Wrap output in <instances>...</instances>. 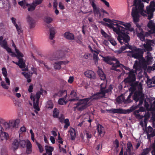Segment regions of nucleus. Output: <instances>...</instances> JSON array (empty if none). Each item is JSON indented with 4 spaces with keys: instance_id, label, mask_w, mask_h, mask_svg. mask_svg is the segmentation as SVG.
<instances>
[{
    "instance_id": "f257e3e1",
    "label": "nucleus",
    "mask_w": 155,
    "mask_h": 155,
    "mask_svg": "<svg viewBox=\"0 0 155 155\" xmlns=\"http://www.w3.org/2000/svg\"><path fill=\"white\" fill-rule=\"evenodd\" d=\"M127 74H128V76L124 80V82L125 84H128L130 85V87L129 89L135 91L137 88H138L139 85L142 84L138 81L135 82L136 76L133 71H130Z\"/></svg>"
},
{
    "instance_id": "f03ea898",
    "label": "nucleus",
    "mask_w": 155,
    "mask_h": 155,
    "mask_svg": "<svg viewBox=\"0 0 155 155\" xmlns=\"http://www.w3.org/2000/svg\"><path fill=\"white\" fill-rule=\"evenodd\" d=\"M117 30L118 32H115L118 35L117 39L121 45L128 43L130 40V36L127 33V30L121 26L118 27Z\"/></svg>"
},
{
    "instance_id": "7ed1b4c3",
    "label": "nucleus",
    "mask_w": 155,
    "mask_h": 155,
    "mask_svg": "<svg viewBox=\"0 0 155 155\" xmlns=\"http://www.w3.org/2000/svg\"><path fill=\"white\" fill-rule=\"evenodd\" d=\"M103 58V60L107 64L112 65L111 70L116 71H120L119 69H117L121 65L119 60L114 57H110L109 56L104 57L101 55Z\"/></svg>"
},
{
    "instance_id": "20e7f679",
    "label": "nucleus",
    "mask_w": 155,
    "mask_h": 155,
    "mask_svg": "<svg viewBox=\"0 0 155 155\" xmlns=\"http://www.w3.org/2000/svg\"><path fill=\"white\" fill-rule=\"evenodd\" d=\"M107 84V81L106 80L105 81L100 85V91L96 93L94 95L97 96V97H105L106 93L111 92L113 89L112 85L111 84L110 85L108 88L105 89Z\"/></svg>"
},
{
    "instance_id": "39448f33",
    "label": "nucleus",
    "mask_w": 155,
    "mask_h": 155,
    "mask_svg": "<svg viewBox=\"0 0 155 155\" xmlns=\"http://www.w3.org/2000/svg\"><path fill=\"white\" fill-rule=\"evenodd\" d=\"M90 99L86 98L78 101L74 107L75 110L82 111L86 108L90 104Z\"/></svg>"
},
{
    "instance_id": "423d86ee",
    "label": "nucleus",
    "mask_w": 155,
    "mask_h": 155,
    "mask_svg": "<svg viewBox=\"0 0 155 155\" xmlns=\"http://www.w3.org/2000/svg\"><path fill=\"white\" fill-rule=\"evenodd\" d=\"M20 122V120L19 119H13L5 122L4 124V128L6 130H8L14 128H18Z\"/></svg>"
},
{
    "instance_id": "0eeeda50",
    "label": "nucleus",
    "mask_w": 155,
    "mask_h": 155,
    "mask_svg": "<svg viewBox=\"0 0 155 155\" xmlns=\"http://www.w3.org/2000/svg\"><path fill=\"white\" fill-rule=\"evenodd\" d=\"M155 11V8L150 4L149 6L146 7V10L143 11L141 12V14L143 16H147V19L150 20L153 17V12Z\"/></svg>"
},
{
    "instance_id": "6e6552de",
    "label": "nucleus",
    "mask_w": 155,
    "mask_h": 155,
    "mask_svg": "<svg viewBox=\"0 0 155 155\" xmlns=\"http://www.w3.org/2000/svg\"><path fill=\"white\" fill-rule=\"evenodd\" d=\"M137 108L136 106H132L130 109L127 110H124L121 108L118 109H111L107 111H109L111 113H117V114H129L130 112H132L134 110H135Z\"/></svg>"
},
{
    "instance_id": "1a4fd4ad",
    "label": "nucleus",
    "mask_w": 155,
    "mask_h": 155,
    "mask_svg": "<svg viewBox=\"0 0 155 155\" xmlns=\"http://www.w3.org/2000/svg\"><path fill=\"white\" fill-rule=\"evenodd\" d=\"M139 12L137 8H132L131 15L133 17V21L136 25L137 28H140L141 27V25L138 23L139 21Z\"/></svg>"
},
{
    "instance_id": "9d476101",
    "label": "nucleus",
    "mask_w": 155,
    "mask_h": 155,
    "mask_svg": "<svg viewBox=\"0 0 155 155\" xmlns=\"http://www.w3.org/2000/svg\"><path fill=\"white\" fill-rule=\"evenodd\" d=\"M144 110V109L143 107H141L140 109L138 110H136L134 112V114L135 116L136 117L138 118L139 119H142L143 117L144 118V121H141L140 123V125L142 127L144 126L146 127L147 126V119L146 117L144 116L140 115L139 114V113L140 112H143Z\"/></svg>"
},
{
    "instance_id": "9b49d317",
    "label": "nucleus",
    "mask_w": 155,
    "mask_h": 155,
    "mask_svg": "<svg viewBox=\"0 0 155 155\" xmlns=\"http://www.w3.org/2000/svg\"><path fill=\"white\" fill-rule=\"evenodd\" d=\"M135 51L136 52H134L132 51H130L129 52L131 53V57H132L139 60L141 59L142 60H143V61H145V60L143 57L144 52L143 49L139 48L138 51Z\"/></svg>"
},
{
    "instance_id": "f8f14e48",
    "label": "nucleus",
    "mask_w": 155,
    "mask_h": 155,
    "mask_svg": "<svg viewBox=\"0 0 155 155\" xmlns=\"http://www.w3.org/2000/svg\"><path fill=\"white\" fill-rule=\"evenodd\" d=\"M29 104L34 106V108L37 110L39 111V108L38 107V103L40 97H29Z\"/></svg>"
},
{
    "instance_id": "ddd939ff",
    "label": "nucleus",
    "mask_w": 155,
    "mask_h": 155,
    "mask_svg": "<svg viewBox=\"0 0 155 155\" xmlns=\"http://www.w3.org/2000/svg\"><path fill=\"white\" fill-rule=\"evenodd\" d=\"M136 31L137 37L141 41H144L145 39V35L143 34V31L141 27H140V28H137Z\"/></svg>"
},
{
    "instance_id": "4468645a",
    "label": "nucleus",
    "mask_w": 155,
    "mask_h": 155,
    "mask_svg": "<svg viewBox=\"0 0 155 155\" xmlns=\"http://www.w3.org/2000/svg\"><path fill=\"white\" fill-rule=\"evenodd\" d=\"M145 61H143V60L142 61H141L140 60H136L135 61L134 64L133 66V68L135 69L136 71L141 70L144 64V62Z\"/></svg>"
},
{
    "instance_id": "2eb2a0df",
    "label": "nucleus",
    "mask_w": 155,
    "mask_h": 155,
    "mask_svg": "<svg viewBox=\"0 0 155 155\" xmlns=\"http://www.w3.org/2000/svg\"><path fill=\"white\" fill-rule=\"evenodd\" d=\"M137 90H136L134 95L133 97H144V95L143 93L142 84H140Z\"/></svg>"
},
{
    "instance_id": "dca6fc26",
    "label": "nucleus",
    "mask_w": 155,
    "mask_h": 155,
    "mask_svg": "<svg viewBox=\"0 0 155 155\" xmlns=\"http://www.w3.org/2000/svg\"><path fill=\"white\" fill-rule=\"evenodd\" d=\"M3 36H0V45L2 47L5 49L7 51H10L11 48L8 47L6 39L3 40Z\"/></svg>"
},
{
    "instance_id": "f3484780",
    "label": "nucleus",
    "mask_w": 155,
    "mask_h": 155,
    "mask_svg": "<svg viewBox=\"0 0 155 155\" xmlns=\"http://www.w3.org/2000/svg\"><path fill=\"white\" fill-rule=\"evenodd\" d=\"M94 0H93L92 1H90V4L93 8V12L95 15H99V17L100 18L101 17V14L100 12V9L97 7L95 3Z\"/></svg>"
},
{
    "instance_id": "a211bd4d",
    "label": "nucleus",
    "mask_w": 155,
    "mask_h": 155,
    "mask_svg": "<svg viewBox=\"0 0 155 155\" xmlns=\"http://www.w3.org/2000/svg\"><path fill=\"white\" fill-rule=\"evenodd\" d=\"M101 23L108 27L113 29L114 31V32H118L117 31H118L117 30V28H118V27L120 26L118 25L117 23L114 22L113 23H110L109 24L106 23H104L103 21H102Z\"/></svg>"
},
{
    "instance_id": "6ab92c4d",
    "label": "nucleus",
    "mask_w": 155,
    "mask_h": 155,
    "mask_svg": "<svg viewBox=\"0 0 155 155\" xmlns=\"http://www.w3.org/2000/svg\"><path fill=\"white\" fill-rule=\"evenodd\" d=\"M84 74L86 77L90 79H95L96 78L95 74L92 70L86 71L84 72Z\"/></svg>"
},
{
    "instance_id": "aec40b11",
    "label": "nucleus",
    "mask_w": 155,
    "mask_h": 155,
    "mask_svg": "<svg viewBox=\"0 0 155 155\" xmlns=\"http://www.w3.org/2000/svg\"><path fill=\"white\" fill-rule=\"evenodd\" d=\"M26 20L30 28L31 29L35 27L36 22L34 19L28 15L27 17Z\"/></svg>"
},
{
    "instance_id": "412c9836",
    "label": "nucleus",
    "mask_w": 155,
    "mask_h": 155,
    "mask_svg": "<svg viewBox=\"0 0 155 155\" xmlns=\"http://www.w3.org/2000/svg\"><path fill=\"white\" fill-rule=\"evenodd\" d=\"M8 133L3 131V129L2 126L0 125V138L2 140H6L8 137Z\"/></svg>"
},
{
    "instance_id": "4be33fe9",
    "label": "nucleus",
    "mask_w": 155,
    "mask_h": 155,
    "mask_svg": "<svg viewBox=\"0 0 155 155\" xmlns=\"http://www.w3.org/2000/svg\"><path fill=\"white\" fill-rule=\"evenodd\" d=\"M11 19L12 22L16 28L18 34V35H20L21 33H22V30L21 26L20 25L18 26L16 23V19L14 17H12L11 18Z\"/></svg>"
},
{
    "instance_id": "5701e85b",
    "label": "nucleus",
    "mask_w": 155,
    "mask_h": 155,
    "mask_svg": "<svg viewBox=\"0 0 155 155\" xmlns=\"http://www.w3.org/2000/svg\"><path fill=\"white\" fill-rule=\"evenodd\" d=\"M148 100V98H146L145 101V107L148 110H152L155 109V101L153 102V104L150 105L148 103L146 102Z\"/></svg>"
},
{
    "instance_id": "b1692460",
    "label": "nucleus",
    "mask_w": 155,
    "mask_h": 155,
    "mask_svg": "<svg viewBox=\"0 0 155 155\" xmlns=\"http://www.w3.org/2000/svg\"><path fill=\"white\" fill-rule=\"evenodd\" d=\"M68 61H62L56 62L54 64V68L55 70H59L61 68V65L62 64H66Z\"/></svg>"
},
{
    "instance_id": "393cba45",
    "label": "nucleus",
    "mask_w": 155,
    "mask_h": 155,
    "mask_svg": "<svg viewBox=\"0 0 155 155\" xmlns=\"http://www.w3.org/2000/svg\"><path fill=\"white\" fill-rule=\"evenodd\" d=\"M147 26L151 29L149 31L150 33L153 34L155 33V23L150 21L147 24Z\"/></svg>"
},
{
    "instance_id": "a878e982",
    "label": "nucleus",
    "mask_w": 155,
    "mask_h": 155,
    "mask_svg": "<svg viewBox=\"0 0 155 155\" xmlns=\"http://www.w3.org/2000/svg\"><path fill=\"white\" fill-rule=\"evenodd\" d=\"M64 36L67 39L73 40L74 39V37L73 33L66 32L64 34Z\"/></svg>"
},
{
    "instance_id": "bb28decb",
    "label": "nucleus",
    "mask_w": 155,
    "mask_h": 155,
    "mask_svg": "<svg viewBox=\"0 0 155 155\" xmlns=\"http://www.w3.org/2000/svg\"><path fill=\"white\" fill-rule=\"evenodd\" d=\"M119 146V142L117 139L115 140L113 142V146L112 147V149L115 151V152H117L118 151V148Z\"/></svg>"
},
{
    "instance_id": "cd10ccee",
    "label": "nucleus",
    "mask_w": 155,
    "mask_h": 155,
    "mask_svg": "<svg viewBox=\"0 0 155 155\" xmlns=\"http://www.w3.org/2000/svg\"><path fill=\"white\" fill-rule=\"evenodd\" d=\"M55 95L59 97H67V91L66 90H60Z\"/></svg>"
},
{
    "instance_id": "c85d7f7f",
    "label": "nucleus",
    "mask_w": 155,
    "mask_h": 155,
    "mask_svg": "<svg viewBox=\"0 0 155 155\" xmlns=\"http://www.w3.org/2000/svg\"><path fill=\"white\" fill-rule=\"evenodd\" d=\"M69 132L71 137V139L72 140H74L76 136V133L75 130L72 128H71L70 129Z\"/></svg>"
},
{
    "instance_id": "c756f323",
    "label": "nucleus",
    "mask_w": 155,
    "mask_h": 155,
    "mask_svg": "<svg viewBox=\"0 0 155 155\" xmlns=\"http://www.w3.org/2000/svg\"><path fill=\"white\" fill-rule=\"evenodd\" d=\"M98 75H99L100 78L102 80H106V75L104 73L103 71L101 69H99L97 72Z\"/></svg>"
},
{
    "instance_id": "7c9ffc66",
    "label": "nucleus",
    "mask_w": 155,
    "mask_h": 155,
    "mask_svg": "<svg viewBox=\"0 0 155 155\" xmlns=\"http://www.w3.org/2000/svg\"><path fill=\"white\" fill-rule=\"evenodd\" d=\"M45 149L46 153L48 155H52V152L54 150V148L53 147L48 146H45Z\"/></svg>"
},
{
    "instance_id": "2f4dec72",
    "label": "nucleus",
    "mask_w": 155,
    "mask_h": 155,
    "mask_svg": "<svg viewBox=\"0 0 155 155\" xmlns=\"http://www.w3.org/2000/svg\"><path fill=\"white\" fill-rule=\"evenodd\" d=\"M98 133L101 137H103L104 134V127L101 125H99L97 127Z\"/></svg>"
},
{
    "instance_id": "473e14b6",
    "label": "nucleus",
    "mask_w": 155,
    "mask_h": 155,
    "mask_svg": "<svg viewBox=\"0 0 155 155\" xmlns=\"http://www.w3.org/2000/svg\"><path fill=\"white\" fill-rule=\"evenodd\" d=\"M19 145V140L15 139L14 140L12 144V148L13 150H16L18 148Z\"/></svg>"
},
{
    "instance_id": "72a5a7b5",
    "label": "nucleus",
    "mask_w": 155,
    "mask_h": 155,
    "mask_svg": "<svg viewBox=\"0 0 155 155\" xmlns=\"http://www.w3.org/2000/svg\"><path fill=\"white\" fill-rule=\"evenodd\" d=\"M47 94V91H46L44 90L42 88H41L40 90L37 91L35 97H40L41 95H42L43 96Z\"/></svg>"
},
{
    "instance_id": "f704fd0d",
    "label": "nucleus",
    "mask_w": 155,
    "mask_h": 155,
    "mask_svg": "<svg viewBox=\"0 0 155 155\" xmlns=\"http://www.w3.org/2000/svg\"><path fill=\"white\" fill-rule=\"evenodd\" d=\"M26 6L28 7V11L31 12L34 11L35 9L36 5H35L33 2L31 5L27 3V4H26Z\"/></svg>"
},
{
    "instance_id": "c9c22d12",
    "label": "nucleus",
    "mask_w": 155,
    "mask_h": 155,
    "mask_svg": "<svg viewBox=\"0 0 155 155\" xmlns=\"http://www.w3.org/2000/svg\"><path fill=\"white\" fill-rule=\"evenodd\" d=\"M55 34V29L54 28L52 27L50 28V37L49 38L51 40H53Z\"/></svg>"
},
{
    "instance_id": "e433bc0d",
    "label": "nucleus",
    "mask_w": 155,
    "mask_h": 155,
    "mask_svg": "<svg viewBox=\"0 0 155 155\" xmlns=\"http://www.w3.org/2000/svg\"><path fill=\"white\" fill-rule=\"evenodd\" d=\"M13 100L14 104L16 106H19L22 101L18 97H14Z\"/></svg>"
},
{
    "instance_id": "4c0bfd02",
    "label": "nucleus",
    "mask_w": 155,
    "mask_h": 155,
    "mask_svg": "<svg viewBox=\"0 0 155 155\" xmlns=\"http://www.w3.org/2000/svg\"><path fill=\"white\" fill-rule=\"evenodd\" d=\"M125 45L121 47L117 51V52L118 54H120L125 50L128 48V43L124 44Z\"/></svg>"
},
{
    "instance_id": "58836bf2",
    "label": "nucleus",
    "mask_w": 155,
    "mask_h": 155,
    "mask_svg": "<svg viewBox=\"0 0 155 155\" xmlns=\"http://www.w3.org/2000/svg\"><path fill=\"white\" fill-rule=\"evenodd\" d=\"M68 101L66 99V97H62L60 98L58 101V103L60 105H64L66 104Z\"/></svg>"
},
{
    "instance_id": "ea45409f",
    "label": "nucleus",
    "mask_w": 155,
    "mask_h": 155,
    "mask_svg": "<svg viewBox=\"0 0 155 155\" xmlns=\"http://www.w3.org/2000/svg\"><path fill=\"white\" fill-rule=\"evenodd\" d=\"M64 56V54L63 52H61L59 53V52H57L56 54V55L55 57L53 60H58L62 58Z\"/></svg>"
},
{
    "instance_id": "a19ab883",
    "label": "nucleus",
    "mask_w": 155,
    "mask_h": 155,
    "mask_svg": "<svg viewBox=\"0 0 155 155\" xmlns=\"http://www.w3.org/2000/svg\"><path fill=\"white\" fill-rule=\"evenodd\" d=\"M18 62L19 63V67L21 68H23L25 67V63L24 62L23 59L21 58V59H18Z\"/></svg>"
},
{
    "instance_id": "79ce46f5",
    "label": "nucleus",
    "mask_w": 155,
    "mask_h": 155,
    "mask_svg": "<svg viewBox=\"0 0 155 155\" xmlns=\"http://www.w3.org/2000/svg\"><path fill=\"white\" fill-rule=\"evenodd\" d=\"M53 21V18L50 17L46 16L44 17V21L47 24H49Z\"/></svg>"
},
{
    "instance_id": "37998d69",
    "label": "nucleus",
    "mask_w": 155,
    "mask_h": 155,
    "mask_svg": "<svg viewBox=\"0 0 155 155\" xmlns=\"http://www.w3.org/2000/svg\"><path fill=\"white\" fill-rule=\"evenodd\" d=\"M53 104L52 101H47L46 104V107L48 109H51L53 108Z\"/></svg>"
},
{
    "instance_id": "c03bdc74",
    "label": "nucleus",
    "mask_w": 155,
    "mask_h": 155,
    "mask_svg": "<svg viewBox=\"0 0 155 155\" xmlns=\"http://www.w3.org/2000/svg\"><path fill=\"white\" fill-rule=\"evenodd\" d=\"M83 118H84V122H88L90 123L91 122V120L89 119L90 116L88 114H84Z\"/></svg>"
},
{
    "instance_id": "a18cd8bd",
    "label": "nucleus",
    "mask_w": 155,
    "mask_h": 155,
    "mask_svg": "<svg viewBox=\"0 0 155 155\" xmlns=\"http://www.w3.org/2000/svg\"><path fill=\"white\" fill-rule=\"evenodd\" d=\"M143 46L145 49L147 51H151V47L150 44L147 42L146 44H144L143 45Z\"/></svg>"
},
{
    "instance_id": "49530a36",
    "label": "nucleus",
    "mask_w": 155,
    "mask_h": 155,
    "mask_svg": "<svg viewBox=\"0 0 155 155\" xmlns=\"http://www.w3.org/2000/svg\"><path fill=\"white\" fill-rule=\"evenodd\" d=\"M15 52L17 54L16 55V57L18 59H21V58L23 57V54L20 52L17 49H15Z\"/></svg>"
},
{
    "instance_id": "de8ad7c7",
    "label": "nucleus",
    "mask_w": 155,
    "mask_h": 155,
    "mask_svg": "<svg viewBox=\"0 0 155 155\" xmlns=\"http://www.w3.org/2000/svg\"><path fill=\"white\" fill-rule=\"evenodd\" d=\"M66 147V145L63 146V145H61V144H59V148L61 152H62L64 153H66V150L64 148V147Z\"/></svg>"
},
{
    "instance_id": "09e8293b",
    "label": "nucleus",
    "mask_w": 155,
    "mask_h": 155,
    "mask_svg": "<svg viewBox=\"0 0 155 155\" xmlns=\"http://www.w3.org/2000/svg\"><path fill=\"white\" fill-rule=\"evenodd\" d=\"M59 115V110L56 109H54L53 111V116L55 118H58Z\"/></svg>"
},
{
    "instance_id": "8fccbe9b",
    "label": "nucleus",
    "mask_w": 155,
    "mask_h": 155,
    "mask_svg": "<svg viewBox=\"0 0 155 155\" xmlns=\"http://www.w3.org/2000/svg\"><path fill=\"white\" fill-rule=\"evenodd\" d=\"M128 48H129L131 50V51H138L139 48H137L136 47L133 46L131 45H129V43H128Z\"/></svg>"
},
{
    "instance_id": "3c124183",
    "label": "nucleus",
    "mask_w": 155,
    "mask_h": 155,
    "mask_svg": "<svg viewBox=\"0 0 155 155\" xmlns=\"http://www.w3.org/2000/svg\"><path fill=\"white\" fill-rule=\"evenodd\" d=\"M145 58L146 59V62L147 63H148L151 62L152 61V60L153 58L152 57L151 54H150L147 56Z\"/></svg>"
},
{
    "instance_id": "603ef678",
    "label": "nucleus",
    "mask_w": 155,
    "mask_h": 155,
    "mask_svg": "<svg viewBox=\"0 0 155 155\" xmlns=\"http://www.w3.org/2000/svg\"><path fill=\"white\" fill-rule=\"evenodd\" d=\"M134 100L136 101V102H137L138 101H139V104H141L143 103V97H134Z\"/></svg>"
},
{
    "instance_id": "864d4df0",
    "label": "nucleus",
    "mask_w": 155,
    "mask_h": 155,
    "mask_svg": "<svg viewBox=\"0 0 155 155\" xmlns=\"http://www.w3.org/2000/svg\"><path fill=\"white\" fill-rule=\"evenodd\" d=\"M108 40L110 42V43L113 45L115 46L117 45V43L111 37H109Z\"/></svg>"
},
{
    "instance_id": "5fc2aeb1",
    "label": "nucleus",
    "mask_w": 155,
    "mask_h": 155,
    "mask_svg": "<svg viewBox=\"0 0 155 155\" xmlns=\"http://www.w3.org/2000/svg\"><path fill=\"white\" fill-rule=\"evenodd\" d=\"M132 150V145L130 142H128L127 143V151L130 153Z\"/></svg>"
},
{
    "instance_id": "6e6d98bb",
    "label": "nucleus",
    "mask_w": 155,
    "mask_h": 155,
    "mask_svg": "<svg viewBox=\"0 0 155 155\" xmlns=\"http://www.w3.org/2000/svg\"><path fill=\"white\" fill-rule=\"evenodd\" d=\"M27 4V3L25 0L20 1L18 2V4L21 6L23 7L24 8H26L25 7L26 6V4Z\"/></svg>"
},
{
    "instance_id": "4d7b16f0",
    "label": "nucleus",
    "mask_w": 155,
    "mask_h": 155,
    "mask_svg": "<svg viewBox=\"0 0 155 155\" xmlns=\"http://www.w3.org/2000/svg\"><path fill=\"white\" fill-rule=\"evenodd\" d=\"M70 95L71 97H77V91L75 90H72L71 92Z\"/></svg>"
},
{
    "instance_id": "13d9d810",
    "label": "nucleus",
    "mask_w": 155,
    "mask_h": 155,
    "mask_svg": "<svg viewBox=\"0 0 155 155\" xmlns=\"http://www.w3.org/2000/svg\"><path fill=\"white\" fill-rule=\"evenodd\" d=\"M143 4L142 3H141V2L140 1L137 5V8L138 9V11L139 12V9H143Z\"/></svg>"
},
{
    "instance_id": "bf43d9fd",
    "label": "nucleus",
    "mask_w": 155,
    "mask_h": 155,
    "mask_svg": "<svg viewBox=\"0 0 155 155\" xmlns=\"http://www.w3.org/2000/svg\"><path fill=\"white\" fill-rule=\"evenodd\" d=\"M123 99V101L125 103H128L131 102L130 99V97H122Z\"/></svg>"
},
{
    "instance_id": "052dcab7",
    "label": "nucleus",
    "mask_w": 155,
    "mask_h": 155,
    "mask_svg": "<svg viewBox=\"0 0 155 155\" xmlns=\"http://www.w3.org/2000/svg\"><path fill=\"white\" fill-rule=\"evenodd\" d=\"M21 74L26 78H30V77L31 76L30 73L29 72L27 73L22 72Z\"/></svg>"
},
{
    "instance_id": "680f3d73",
    "label": "nucleus",
    "mask_w": 155,
    "mask_h": 155,
    "mask_svg": "<svg viewBox=\"0 0 155 155\" xmlns=\"http://www.w3.org/2000/svg\"><path fill=\"white\" fill-rule=\"evenodd\" d=\"M150 149L151 148H147L146 149H145L143 150V151L141 154L142 155H146L148 153L149 151L150 150Z\"/></svg>"
},
{
    "instance_id": "e2e57ef3",
    "label": "nucleus",
    "mask_w": 155,
    "mask_h": 155,
    "mask_svg": "<svg viewBox=\"0 0 155 155\" xmlns=\"http://www.w3.org/2000/svg\"><path fill=\"white\" fill-rule=\"evenodd\" d=\"M36 144L39 148V151L40 153H42L44 151V149L42 146L39 143L36 142Z\"/></svg>"
},
{
    "instance_id": "0e129e2a",
    "label": "nucleus",
    "mask_w": 155,
    "mask_h": 155,
    "mask_svg": "<svg viewBox=\"0 0 155 155\" xmlns=\"http://www.w3.org/2000/svg\"><path fill=\"white\" fill-rule=\"evenodd\" d=\"M2 73L3 75L5 77H6L7 76V73L6 69V68L4 67L2 69Z\"/></svg>"
},
{
    "instance_id": "69168bd1",
    "label": "nucleus",
    "mask_w": 155,
    "mask_h": 155,
    "mask_svg": "<svg viewBox=\"0 0 155 155\" xmlns=\"http://www.w3.org/2000/svg\"><path fill=\"white\" fill-rule=\"evenodd\" d=\"M58 140L59 143V144H61V145H62L63 143V141H62V138H61L60 137V134L59 133H58Z\"/></svg>"
},
{
    "instance_id": "338daca9",
    "label": "nucleus",
    "mask_w": 155,
    "mask_h": 155,
    "mask_svg": "<svg viewBox=\"0 0 155 155\" xmlns=\"http://www.w3.org/2000/svg\"><path fill=\"white\" fill-rule=\"evenodd\" d=\"M101 33L104 37L105 38H108L109 37H110L102 29L101 31Z\"/></svg>"
},
{
    "instance_id": "774afa93",
    "label": "nucleus",
    "mask_w": 155,
    "mask_h": 155,
    "mask_svg": "<svg viewBox=\"0 0 155 155\" xmlns=\"http://www.w3.org/2000/svg\"><path fill=\"white\" fill-rule=\"evenodd\" d=\"M27 143V140H22L20 141L19 144L22 147H24L26 145Z\"/></svg>"
}]
</instances>
